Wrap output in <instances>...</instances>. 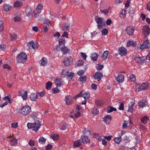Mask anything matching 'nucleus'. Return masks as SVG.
<instances>
[{"label": "nucleus", "instance_id": "052dcab7", "mask_svg": "<svg viewBox=\"0 0 150 150\" xmlns=\"http://www.w3.org/2000/svg\"><path fill=\"white\" fill-rule=\"evenodd\" d=\"M119 110H124V104L123 103H122L119 106Z\"/></svg>", "mask_w": 150, "mask_h": 150}, {"label": "nucleus", "instance_id": "58836bf2", "mask_svg": "<svg viewBox=\"0 0 150 150\" xmlns=\"http://www.w3.org/2000/svg\"><path fill=\"white\" fill-rule=\"evenodd\" d=\"M79 80L82 83H84L86 81V76H81L79 79Z\"/></svg>", "mask_w": 150, "mask_h": 150}, {"label": "nucleus", "instance_id": "864d4df0", "mask_svg": "<svg viewBox=\"0 0 150 150\" xmlns=\"http://www.w3.org/2000/svg\"><path fill=\"white\" fill-rule=\"evenodd\" d=\"M98 112L99 110L98 109L96 108H94V109L92 111V113L93 114H97L98 113Z\"/></svg>", "mask_w": 150, "mask_h": 150}, {"label": "nucleus", "instance_id": "6e6d98bb", "mask_svg": "<svg viewBox=\"0 0 150 150\" xmlns=\"http://www.w3.org/2000/svg\"><path fill=\"white\" fill-rule=\"evenodd\" d=\"M4 29V25L3 22L1 21H0V32H1Z\"/></svg>", "mask_w": 150, "mask_h": 150}, {"label": "nucleus", "instance_id": "a19ab883", "mask_svg": "<svg viewBox=\"0 0 150 150\" xmlns=\"http://www.w3.org/2000/svg\"><path fill=\"white\" fill-rule=\"evenodd\" d=\"M122 140V138L121 136L119 137H116L114 139V141L117 144H119Z\"/></svg>", "mask_w": 150, "mask_h": 150}, {"label": "nucleus", "instance_id": "aec40b11", "mask_svg": "<svg viewBox=\"0 0 150 150\" xmlns=\"http://www.w3.org/2000/svg\"><path fill=\"white\" fill-rule=\"evenodd\" d=\"M98 57V55L96 53H93L91 55L90 57L91 60L93 61H96L97 60Z\"/></svg>", "mask_w": 150, "mask_h": 150}, {"label": "nucleus", "instance_id": "c9c22d12", "mask_svg": "<svg viewBox=\"0 0 150 150\" xmlns=\"http://www.w3.org/2000/svg\"><path fill=\"white\" fill-rule=\"evenodd\" d=\"M108 112L110 113L113 111H116L117 109L115 108L109 106L108 108Z\"/></svg>", "mask_w": 150, "mask_h": 150}, {"label": "nucleus", "instance_id": "ddd939ff", "mask_svg": "<svg viewBox=\"0 0 150 150\" xmlns=\"http://www.w3.org/2000/svg\"><path fill=\"white\" fill-rule=\"evenodd\" d=\"M103 77V75L100 71L96 72L93 75V77L95 79H97L98 81H99Z\"/></svg>", "mask_w": 150, "mask_h": 150}, {"label": "nucleus", "instance_id": "a211bd4d", "mask_svg": "<svg viewBox=\"0 0 150 150\" xmlns=\"http://www.w3.org/2000/svg\"><path fill=\"white\" fill-rule=\"evenodd\" d=\"M82 144L80 139L75 140L74 142L73 146L74 147H80Z\"/></svg>", "mask_w": 150, "mask_h": 150}, {"label": "nucleus", "instance_id": "9b49d317", "mask_svg": "<svg viewBox=\"0 0 150 150\" xmlns=\"http://www.w3.org/2000/svg\"><path fill=\"white\" fill-rule=\"evenodd\" d=\"M65 100L67 105H71L74 102L72 96H66L65 98Z\"/></svg>", "mask_w": 150, "mask_h": 150}, {"label": "nucleus", "instance_id": "f8f14e48", "mask_svg": "<svg viewBox=\"0 0 150 150\" xmlns=\"http://www.w3.org/2000/svg\"><path fill=\"white\" fill-rule=\"evenodd\" d=\"M124 76L122 74H118L117 76H116L115 80L118 83H122L124 80Z\"/></svg>", "mask_w": 150, "mask_h": 150}, {"label": "nucleus", "instance_id": "49530a36", "mask_svg": "<svg viewBox=\"0 0 150 150\" xmlns=\"http://www.w3.org/2000/svg\"><path fill=\"white\" fill-rule=\"evenodd\" d=\"M74 74L72 72H70L69 74L67 76H68V77L70 78L69 79V81L72 80L73 78L74 77Z\"/></svg>", "mask_w": 150, "mask_h": 150}, {"label": "nucleus", "instance_id": "dca6fc26", "mask_svg": "<svg viewBox=\"0 0 150 150\" xmlns=\"http://www.w3.org/2000/svg\"><path fill=\"white\" fill-rule=\"evenodd\" d=\"M82 142L84 144H88L90 143V139L86 136H82L81 138Z\"/></svg>", "mask_w": 150, "mask_h": 150}, {"label": "nucleus", "instance_id": "4d7b16f0", "mask_svg": "<svg viewBox=\"0 0 150 150\" xmlns=\"http://www.w3.org/2000/svg\"><path fill=\"white\" fill-rule=\"evenodd\" d=\"M11 127L13 128H16L18 126V123L16 122V123H13L11 124Z\"/></svg>", "mask_w": 150, "mask_h": 150}, {"label": "nucleus", "instance_id": "2eb2a0df", "mask_svg": "<svg viewBox=\"0 0 150 150\" xmlns=\"http://www.w3.org/2000/svg\"><path fill=\"white\" fill-rule=\"evenodd\" d=\"M127 51L125 48L121 47L119 49V54L121 56H125L127 54Z\"/></svg>", "mask_w": 150, "mask_h": 150}, {"label": "nucleus", "instance_id": "f704fd0d", "mask_svg": "<svg viewBox=\"0 0 150 150\" xmlns=\"http://www.w3.org/2000/svg\"><path fill=\"white\" fill-rule=\"evenodd\" d=\"M83 133L86 135H88L91 134L90 129L88 128H85V129L83 131Z\"/></svg>", "mask_w": 150, "mask_h": 150}, {"label": "nucleus", "instance_id": "09e8293b", "mask_svg": "<svg viewBox=\"0 0 150 150\" xmlns=\"http://www.w3.org/2000/svg\"><path fill=\"white\" fill-rule=\"evenodd\" d=\"M129 79L132 81H135L136 80L135 75L131 74L130 76Z\"/></svg>", "mask_w": 150, "mask_h": 150}, {"label": "nucleus", "instance_id": "72a5a7b5", "mask_svg": "<svg viewBox=\"0 0 150 150\" xmlns=\"http://www.w3.org/2000/svg\"><path fill=\"white\" fill-rule=\"evenodd\" d=\"M61 50L64 54H67L69 50L68 48L65 46L62 47Z\"/></svg>", "mask_w": 150, "mask_h": 150}, {"label": "nucleus", "instance_id": "7c9ffc66", "mask_svg": "<svg viewBox=\"0 0 150 150\" xmlns=\"http://www.w3.org/2000/svg\"><path fill=\"white\" fill-rule=\"evenodd\" d=\"M55 82L57 87H59L61 86V81L60 79H56L55 80Z\"/></svg>", "mask_w": 150, "mask_h": 150}, {"label": "nucleus", "instance_id": "0eeeda50", "mask_svg": "<svg viewBox=\"0 0 150 150\" xmlns=\"http://www.w3.org/2000/svg\"><path fill=\"white\" fill-rule=\"evenodd\" d=\"M136 62L138 64H143L145 62L144 58L143 57H140L139 55L136 56L134 57Z\"/></svg>", "mask_w": 150, "mask_h": 150}, {"label": "nucleus", "instance_id": "774afa93", "mask_svg": "<svg viewBox=\"0 0 150 150\" xmlns=\"http://www.w3.org/2000/svg\"><path fill=\"white\" fill-rule=\"evenodd\" d=\"M91 87L92 89L96 90L97 88V85L94 83H93L91 85Z\"/></svg>", "mask_w": 150, "mask_h": 150}, {"label": "nucleus", "instance_id": "bf43d9fd", "mask_svg": "<svg viewBox=\"0 0 150 150\" xmlns=\"http://www.w3.org/2000/svg\"><path fill=\"white\" fill-rule=\"evenodd\" d=\"M59 90L58 88L56 87L53 88L52 89V91L53 93H56L59 92Z\"/></svg>", "mask_w": 150, "mask_h": 150}, {"label": "nucleus", "instance_id": "69168bd1", "mask_svg": "<svg viewBox=\"0 0 150 150\" xmlns=\"http://www.w3.org/2000/svg\"><path fill=\"white\" fill-rule=\"evenodd\" d=\"M33 68L32 67H30L28 68V74H30L32 73L33 72Z\"/></svg>", "mask_w": 150, "mask_h": 150}, {"label": "nucleus", "instance_id": "f257e3e1", "mask_svg": "<svg viewBox=\"0 0 150 150\" xmlns=\"http://www.w3.org/2000/svg\"><path fill=\"white\" fill-rule=\"evenodd\" d=\"M27 59V55L23 52L19 54L16 57L17 60L18 62L24 63Z\"/></svg>", "mask_w": 150, "mask_h": 150}, {"label": "nucleus", "instance_id": "338daca9", "mask_svg": "<svg viewBox=\"0 0 150 150\" xmlns=\"http://www.w3.org/2000/svg\"><path fill=\"white\" fill-rule=\"evenodd\" d=\"M68 33L67 32H64L61 36V37H65L66 38H68Z\"/></svg>", "mask_w": 150, "mask_h": 150}, {"label": "nucleus", "instance_id": "39448f33", "mask_svg": "<svg viewBox=\"0 0 150 150\" xmlns=\"http://www.w3.org/2000/svg\"><path fill=\"white\" fill-rule=\"evenodd\" d=\"M73 59L71 56L66 57L64 58L63 63L67 66L70 65L72 63Z\"/></svg>", "mask_w": 150, "mask_h": 150}, {"label": "nucleus", "instance_id": "e433bc0d", "mask_svg": "<svg viewBox=\"0 0 150 150\" xmlns=\"http://www.w3.org/2000/svg\"><path fill=\"white\" fill-rule=\"evenodd\" d=\"M111 118L112 117L110 115H108L103 118V120L105 122L106 121H108V120H109V122L110 121Z\"/></svg>", "mask_w": 150, "mask_h": 150}, {"label": "nucleus", "instance_id": "b1692460", "mask_svg": "<svg viewBox=\"0 0 150 150\" xmlns=\"http://www.w3.org/2000/svg\"><path fill=\"white\" fill-rule=\"evenodd\" d=\"M37 95L38 93H36V94L34 93H32L30 97L31 100L33 101H35L37 98Z\"/></svg>", "mask_w": 150, "mask_h": 150}, {"label": "nucleus", "instance_id": "6e6552de", "mask_svg": "<svg viewBox=\"0 0 150 150\" xmlns=\"http://www.w3.org/2000/svg\"><path fill=\"white\" fill-rule=\"evenodd\" d=\"M149 40H146L144 41L142 44L140 45L139 47V49L143 50L146 48H150L149 46Z\"/></svg>", "mask_w": 150, "mask_h": 150}, {"label": "nucleus", "instance_id": "423d86ee", "mask_svg": "<svg viewBox=\"0 0 150 150\" xmlns=\"http://www.w3.org/2000/svg\"><path fill=\"white\" fill-rule=\"evenodd\" d=\"M135 30V28L133 26H129L126 27V31L129 35H132Z\"/></svg>", "mask_w": 150, "mask_h": 150}, {"label": "nucleus", "instance_id": "e2e57ef3", "mask_svg": "<svg viewBox=\"0 0 150 150\" xmlns=\"http://www.w3.org/2000/svg\"><path fill=\"white\" fill-rule=\"evenodd\" d=\"M52 146L51 145L48 144L47 146H46L45 149L46 150H50L52 148Z\"/></svg>", "mask_w": 150, "mask_h": 150}, {"label": "nucleus", "instance_id": "f03ea898", "mask_svg": "<svg viewBox=\"0 0 150 150\" xmlns=\"http://www.w3.org/2000/svg\"><path fill=\"white\" fill-rule=\"evenodd\" d=\"M94 19L98 24V29L101 28L105 23L104 18L96 16L95 17Z\"/></svg>", "mask_w": 150, "mask_h": 150}, {"label": "nucleus", "instance_id": "0e129e2a", "mask_svg": "<svg viewBox=\"0 0 150 150\" xmlns=\"http://www.w3.org/2000/svg\"><path fill=\"white\" fill-rule=\"evenodd\" d=\"M15 22H18L21 21V18L20 17L17 16L14 18Z\"/></svg>", "mask_w": 150, "mask_h": 150}, {"label": "nucleus", "instance_id": "5701e85b", "mask_svg": "<svg viewBox=\"0 0 150 150\" xmlns=\"http://www.w3.org/2000/svg\"><path fill=\"white\" fill-rule=\"evenodd\" d=\"M137 45V42L135 41H129L127 42V47H129L131 45L134 47H135Z\"/></svg>", "mask_w": 150, "mask_h": 150}, {"label": "nucleus", "instance_id": "680f3d73", "mask_svg": "<svg viewBox=\"0 0 150 150\" xmlns=\"http://www.w3.org/2000/svg\"><path fill=\"white\" fill-rule=\"evenodd\" d=\"M81 54L82 58L85 60H86V59L87 57V55L86 53L81 52Z\"/></svg>", "mask_w": 150, "mask_h": 150}, {"label": "nucleus", "instance_id": "a878e982", "mask_svg": "<svg viewBox=\"0 0 150 150\" xmlns=\"http://www.w3.org/2000/svg\"><path fill=\"white\" fill-rule=\"evenodd\" d=\"M50 137L54 140L57 141L59 139L58 135L54 134H51L50 135Z\"/></svg>", "mask_w": 150, "mask_h": 150}, {"label": "nucleus", "instance_id": "473e14b6", "mask_svg": "<svg viewBox=\"0 0 150 150\" xmlns=\"http://www.w3.org/2000/svg\"><path fill=\"white\" fill-rule=\"evenodd\" d=\"M52 83L50 81H48L46 84V88L47 90H50L52 87Z\"/></svg>", "mask_w": 150, "mask_h": 150}, {"label": "nucleus", "instance_id": "bb28decb", "mask_svg": "<svg viewBox=\"0 0 150 150\" xmlns=\"http://www.w3.org/2000/svg\"><path fill=\"white\" fill-rule=\"evenodd\" d=\"M25 12L28 16H30L32 13V10L30 7H28L25 10Z\"/></svg>", "mask_w": 150, "mask_h": 150}, {"label": "nucleus", "instance_id": "ea45409f", "mask_svg": "<svg viewBox=\"0 0 150 150\" xmlns=\"http://www.w3.org/2000/svg\"><path fill=\"white\" fill-rule=\"evenodd\" d=\"M43 6L41 4H38V14H39L42 10Z\"/></svg>", "mask_w": 150, "mask_h": 150}, {"label": "nucleus", "instance_id": "37998d69", "mask_svg": "<svg viewBox=\"0 0 150 150\" xmlns=\"http://www.w3.org/2000/svg\"><path fill=\"white\" fill-rule=\"evenodd\" d=\"M81 115V113L79 112L78 111L77 113L75 114L74 115L71 116V117L74 119L78 117Z\"/></svg>", "mask_w": 150, "mask_h": 150}, {"label": "nucleus", "instance_id": "c756f323", "mask_svg": "<svg viewBox=\"0 0 150 150\" xmlns=\"http://www.w3.org/2000/svg\"><path fill=\"white\" fill-rule=\"evenodd\" d=\"M83 92H82L81 97H83L84 99H88L90 96L89 93H83Z\"/></svg>", "mask_w": 150, "mask_h": 150}, {"label": "nucleus", "instance_id": "393cba45", "mask_svg": "<svg viewBox=\"0 0 150 150\" xmlns=\"http://www.w3.org/2000/svg\"><path fill=\"white\" fill-rule=\"evenodd\" d=\"M109 53L108 51H106L104 52L101 57L103 60H105L108 56Z\"/></svg>", "mask_w": 150, "mask_h": 150}, {"label": "nucleus", "instance_id": "c85d7f7f", "mask_svg": "<svg viewBox=\"0 0 150 150\" xmlns=\"http://www.w3.org/2000/svg\"><path fill=\"white\" fill-rule=\"evenodd\" d=\"M12 6L9 5L5 4L4 7V10L6 12H7L10 10L12 8Z\"/></svg>", "mask_w": 150, "mask_h": 150}, {"label": "nucleus", "instance_id": "4c0bfd02", "mask_svg": "<svg viewBox=\"0 0 150 150\" xmlns=\"http://www.w3.org/2000/svg\"><path fill=\"white\" fill-rule=\"evenodd\" d=\"M58 42L59 45H64L65 43V40L64 38H62L59 40Z\"/></svg>", "mask_w": 150, "mask_h": 150}, {"label": "nucleus", "instance_id": "6ab92c4d", "mask_svg": "<svg viewBox=\"0 0 150 150\" xmlns=\"http://www.w3.org/2000/svg\"><path fill=\"white\" fill-rule=\"evenodd\" d=\"M140 120L142 123L144 124H146L149 120V118L147 116H145L144 117H142L141 118Z\"/></svg>", "mask_w": 150, "mask_h": 150}, {"label": "nucleus", "instance_id": "de8ad7c7", "mask_svg": "<svg viewBox=\"0 0 150 150\" xmlns=\"http://www.w3.org/2000/svg\"><path fill=\"white\" fill-rule=\"evenodd\" d=\"M102 34L103 35H105L108 34V30L106 28H104L101 31Z\"/></svg>", "mask_w": 150, "mask_h": 150}, {"label": "nucleus", "instance_id": "8fccbe9b", "mask_svg": "<svg viewBox=\"0 0 150 150\" xmlns=\"http://www.w3.org/2000/svg\"><path fill=\"white\" fill-rule=\"evenodd\" d=\"M138 104L139 107L143 108L145 105V103L142 101L139 102L138 103Z\"/></svg>", "mask_w": 150, "mask_h": 150}, {"label": "nucleus", "instance_id": "a18cd8bd", "mask_svg": "<svg viewBox=\"0 0 150 150\" xmlns=\"http://www.w3.org/2000/svg\"><path fill=\"white\" fill-rule=\"evenodd\" d=\"M95 103L96 105L99 106H102L103 105V102L101 100H96Z\"/></svg>", "mask_w": 150, "mask_h": 150}, {"label": "nucleus", "instance_id": "f3484780", "mask_svg": "<svg viewBox=\"0 0 150 150\" xmlns=\"http://www.w3.org/2000/svg\"><path fill=\"white\" fill-rule=\"evenodd\" d=\"M18 96H21L23 100H26L28 98L27 91H24L23 93H22L21 91H19L18 92Z\"/></svg>", "mask_w": 150, "mask_h": 150}, {"label": "nucleus", "instance_id": "9d476101", "mask_svg": "<svg viewBox=\"0 0 150 150\" xmlns=\"http://www.w3.org/2000/svg\"><path fill=\"white\" fill-rule=\"evenodd\" d=\"M27 45L29 49L32 47L34 50H36L38 48L37 43L36 42H33V41H31L28 42Z\"/></svg>", "mask_w": 150, "mask_h": 150}, {"label": "nucleus", "instance_id": "7ed1b4c3", "mask_svg": "<svg viewBox=\"0 0 150 150\" xmlns=\"http://www.w3.org/2000/svg\"><path fill=\"white\" fill-rule=\"evenodd\" d=\"M31 111V108L28 105L24 106L20 110V113L22 115H27Z\"/></svg>", "mask_w": 150, "mask_h": 150}, {"label": "nucleus", "instance_id": "603ef678", "mask_svg": "<svg viewBox=\"0 0 150 150\" xmlns=\"http://www.w3.org/2000/svg\"><path fill=\"white\" fill-rule=\"evenodd\" d=\"M10 35L12 40H14L17 38V35L16 34H10Z\"/></svg>", "mask_w": 150, "mask_h": 150}, {"label": "nucleus", "instance_id": "cd10ccee", "mask_svg": "<svg viewBox=\"0 0 150 150\" xmlns=\"http://www.w3.org/2000/svg\"><path fill=\"white\" fill-rule=\"evenodd\" d=\"M9 143L11 145L13 146L15 144H17V140L16 138H13L10 140Z\"/></svg>", "mask_w": 150, "mask_h": 150}, {"label": "nucleus", "instance_id": "2f4dec72", "mask_svg": "<svg viewBox=\"0 0 150 150\" xmlns=\"http://www.w3.org/2000/svg\"><path fill=\"white\" fill-rule=\"evenodd\" d=\"M69 74V72L65 70H63L62 71V76L63 77H64Z\"/></svg>", "mask_w": 150, "mask_h": 150}, {"label": "nucleus", "instance_id": "20e7f679", "mask_svg": "<svg viewBox=\"0 0 150 150\" xmlns=\"http://www.w3.org/2000/svg\"><path fill=\"white\" fill-rule=\"evenodd\" d=\"M142 33L144 36L145 39L148 38L150 34V28L147 25H145L142 28Z\"/></svg>", "mask_w": 150, "mask_h": 150}, {"label": "nucleus", "instance_id": "13d9d810", "mask_svg": "<svg viewBox=\"0 0 150 150\" xmlns=\"http://www.w3.org/2000/svg\"><path fill=\"white\" fill-rule=\"evenodd\" d=\"M3 68L8 69L9 70L11 69V67L8 64H5L3 65Z\"/></svg>", "mask_w": 150, "mask_h": 150}, {"label": "nucleus", "instance_id": "412c9836", "mask_svg": "<svg viewBox=\"0 0 150 150\" xmlns=\"http://www.w3.org/2000/svg\"><path fill=\"white\" fill-rule=\"evenodd\" d=\"M39 62L41 66H45L47 63L46 58L45 57H43L39 61Z\"/></svg>", "mask_w": 150, "mask_h": 150}, {"label": "nucleus", "instance_id": "4be33fe9", "mask_svg": "<svg viewBox=\"0 0 150 150\" xmlns=\"http://www.w3.org/2000/svg\"><path fill=\"white\" fill-rule=\"evenodd\" d=\"M23 3L22 2L17 1L14 2V7L15 8H18L21 7L23 6Z\"/></svg>", "mask_w": 150, "mask_h": 150}, {"label": "nucleus", "instance_id": "79ce46f5", "mask_svg": "<svg viewBox=\"0 0 150 150\" xmlns=\"http://www.w3.org/2000/svg\"><path fill=\"white\" fill-rule=\"evenodd\" d=\"M60 126L61 129L63 130H65L67 128V124L65 122H63Z\"/></svg>", "mask_w": 150, "mask_h": 150}, {"label": "nucleus", "instance_id": "5fc2aeb1", "mask_svg": "<svg viewBox=\"0 0 150 150\" xmlns=\"http://www.w3.org/2000/svg\"><path fill=\"white\" fill-rule=\"evenodd\" d=\"M104 66L103 65L98 64L96 67V69L98 70H101L103 68Z\"/></svg>", "mask_w": 150, "mask_h": 150}, {"label": "nucleus", "instance_id": "3c124183", "mask_svg": "<svg viewBox=\"0 0 150 150\" xmlns=\"http://www.w3.org/2000/svg\"><path fill=\"white\" fill-rule=\"evenodd\" d=\"M84 62L82 60H79L77 62V64L79 66H81L83 65Z\"/></svg>", "mask_w": 150, "mask_h": 150}, {"label": "nucleus", "instance_id": "4468645a", "mask_svg": "<svg viewBox=\"0 0 150 150\" xmlns=\"http://www.w3.org/2000/svg\"><path fill=\"white\" fill-rule=\"evenodd\" d=\"M148 83H142L136 89V91H140L141 90H144L148 88Z\"/></svg>", "mask_w": 150, "mask_h": 150}, {"label": "nucleus", "instance_id": "c03bdc74", "mask_svg": "<svg viewBox=\"0 0 150 150\" xmlns=\"http://www.w3.org/2000/svg\"><path fill=\"white\" fill-rule=\"evenodd\" d=\"M46 140V139L43 137H41L38 140L39 142H41V143H45Z\"/></svg>", "mask_w": 150, "mask_h": 150}, {"label": "nucleus", "instance_id": "1a4fd4ad", "mask_svg": "<svg viewBox=\"0 0 150 150\" xmlns=\"http://www.w3.org/2000/svg\"><path fill=\"white\" fill-rule=\"evenodd\" d=\"M27 127L29 129H32L36 132L38 131V125L35 122L33 123H28L27 124Z\"/></svg>", "mask_w": 150, "mask_h": 150}]
</instances>
